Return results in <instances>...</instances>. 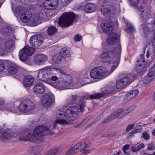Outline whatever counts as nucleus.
Masks as SVG:
<instances>
[{"label":"nucleus","mask_w":155,"mask_h":155,"mask_svg":"<svg viewBox=\"0 0 155 155\" xmlns=\"http://www.w3.org/2000/svg\"><path fill=\"white\" fill-rule=\"evenodd\" d=\"M136 107L135 105H133L131 107H130L128 109V110H129V112L126 111V113L127 115L128 114L130 113L131 112L133 111V110H135L136 109Z\"/></svg>","instance_id":"0e129e2a"},{"label":"nucleus","mask_w":155,"mask_h":155,"mask_svg":"<svg viewBox=\"0 0 155 155\" xmlns=\"http://www.w3.org/2000/svg\"><path fill=\"white\" fill-rule=\"evenodd\" d=\"M58 31V29L54 26H50L48 27L47 32L48 35L50 36H52L56 33Z\"/></svg>","instance_id":"f704fd0d"},{"label":"nucleus","mask_w":155,"mask_h":155,"mask_svg":"<svg viewBox=\"0 0 155 155\" xmlns=\"http://www.w3.org/2000/svg\"><path fill=\"white\" fill-rule=\"evenodd\" d=\"M58 151V149H53L49 151L46 155H55Z\"/></svg>","instance_id":"864d4df0"},{"label":"nucleus","mask_w":155,"mask_h":155,"mask_svg":"<svg viewBox=\"0 0 155 155\" xmlns=\"http://www.w3.org/2000/svg\"><path fill=\"white\" fill-rule=\"evenodd\" d=\"M50 0H46L44 3V5L45 7L47 8V9H53L56 8L57 7L54 6L53 4H52L49 1Z\"/></svg>","instance_id":"4c0bfd02"},{"label":"nucleus","mask_w":155,"mask_h":155,"mask_svg":"<svg viewBox=\"0 0 155 155\" xmlns=\"http://www.w3.org/2000/svg\"><path fill=\"white\" fill-rule=\"evenodd\" d=\"M103 89V91L100 93H96L88 96L89 99L91 100L99 99L104 97L110 93H114L117 90L115 85L114 83L107 85L104 87Z\"/></svg>","instance_id":"39448f33"},{"label":"nucleus","mask_w":155,"mask_h":155,"mask_svg":"<svg viewBox=\"0 0 155 155\" xmlns=\"http://www.w3.org/2000/svg\"><path fill=\"white\" fill-rule=\"evenodd\" d=\"M47 59V56L42 54H36L34 58L35 62L38 64H40L43 62L45 61Z\"/></svg>","instance_id":"4be33fe9"},{"label":"nucleus","mask_w":155,"mask_h":155,"mask_svg":"<svg viewBox=\"0 0 155 155\" xmlns=\"http://www.w3.org/2000/svg\"><path fill=\"white\" fill-rule=\"evenodd\" d=\"M82 38V36L79 34L76 35L74 38V40L76 41H79L81 40Z\"/></svg>","instance_id":"680f3d73"},{"label":"nucleus","mask_w":155,"mask_h":155,"mask_svg":"<svg viewBox=\"0 0 155 155\" xmlns=\"http://www.w3.org/2000/svg\"><path fill=\"white\" fill-rule=\"evenodd\" d=\"M127 115L126 111H124L123 108H121L117 110L113 115L114 118H117L119 119L124 117Z\"/></svg>","instance_id":"393cba45"},{"label":"nucleus","mask_w":155,"mask_h":155,"mask_svg":"<svg viewBox=\"0 0 155 155\" xmlns=\"http://www.w3.org/2000/svg\"><path fill=\"white\" fill-rule=\"evenodd\" d=\"M11 137L10 134L7 132H4L1 135L0 138L2 140L4 139L8 140L10 139Z\"/></svg>","instance_id":"a19ab883"},{"label":"nucleus","mask_w":155,"mask_h":155,"mask_svg":"<svg viewBox=\"0 0 155 155\" xmlns=\"http://www.w3.org/2000/svg\"><path fill=\"white\" fill-rule=\"evenodd\" d=\"M142 128V126L140 125H137L135 127L134 129V131L136 133L139 132Z\"/></svg>","instance_id":"bf43d9fd"},{"label":"nucleus","mask_w":155,"mask_h":155,"mask_svg":"<svg viewBox=\"0 0 155 155\" xmlns=\"http://www.w3.org/2000/svg\"><path fill=\"white\" fill-rule=\"evenodd\" d=\"M143 31L145 34L148 32H151L153 31L154 30V25L152 23H149L147 25L146 28H143Z\"/></svg>","instance_id":"7c9ffc66"},{"label":"nucleus","mask_w":155,"mask_h":155,"mask_svg":"<svg viewBox=\"0 0 155 155\" xmlns=\"http://www.w3.org/2000/svg\"><path fill=\"white\" fill-rule=\"evenodd\" d=\"M120 80L124 84H125V85H126L130 83V78L128 77H126Z\"/></svg>","instance_id":"c03bdc74"},{"label":"nucleus","mask_w":155,"mask_h":155,"mask_svg":"<svg viewBox=\"0 0 155 155\" xmlns=\"http://www.w3.org/2000/svg\"><path fill=\"white\" fill-rule=\"evenodd\" d=\"M57 70H58V68H54L39 70L38 72V78L40 80L47 83L53 72H55Z\"/></svg>","instance_id":"423d86ee"},{"label":"nucleus","mask_w":155,"mask_h":155,"mask_svg":"<svg viewBox=\"0 0 155 155\" xmlns=\"http://www.w3.org/2000/svg\"><path fill=\"white\" fill-rule=\"evenodd\" d=\"M130 94L131 97L133 99L136 97L139 94V91L137 89H135L129 93Z\"/></svg>","instance_id":"49530a36"},{"label":"nucleus","mask_w":155,"mask_h":155,"mask_svg":"<svg viewBox=\"0 0 155 155\" xmlns=\"http://www.w3.org/2000/svg\"><path fill=\"white\" fill-rule=\"evenodd\" d=\"M35 107V104L31 101L28 100L22 101L18 107L20 111L23 113H27L32 110Z\"/></svg>","instance_id":"9d476101"},{"label":"nucleus","mask_w":155,"mask_h":155,"mask_svg":"<svg viewBox=\"0 0 155 155\" xmlns=\"http://www.w3.org/2000/svg\"><path fill=\"white\" fill-rule=\"evenodd\" d=\"M34 82V78L32 76L28 75L25 76L23 84L25 87H31L33 85Z\"/></svg>","instance_id":"aec40b11"},{"label":"nucleus","mask_w":155,"mask_h":155,"mask_svg":"<svg viewBox=\"0 0 155 155\" xmlns=\"http://www.w3.org/2000/svg\"><path fill=\"white\" fill-rule=\"evenodd\" d=\"M155 47H153L152 48H149L147 51L146 55V59H144L142 63V65L144 70H146L149 66L150 63L153 60L155 57ZM145 59V58H144Z\"/></svg>","instance_id":"1a4fd4ad"},{"label":"nucleus","mask_w":155,"mask_h":155,"mask_svg":"<svg viewBox=\"0 0 155 155\" xmlns=\"http://www.w3.org/2000/svg\"><path fill=\"white\" fill-rule=\"evenodd\" d=\"M135 125V122L133 123L132 124L128 125L126 129V131L128 132L130 130H132L134 128Z\"/></svg>","instance_id":"4d7b16f0"},{"label":"nucleus","mask_w":155,"mask_h":155,"mask_svg":"<svg viewBox=\"0 0 155 155\" xmlns=\"http://www.w3.org/2000/svg\"><path fill=\"white\" fill-rule=\"evenodd\" d=\"M96 5L93 3H87L84 7V10L87 13H91L96 10Z\"/></svg>","instance_id":"b1692460"},{"label":"nucleus","mask_w":155,"mask_h":155,"mask_svg":"<svg viewBox=\"0 0 155 155\" xmlns=\"http://www.w3.org/2000/svg\"><path fill=\"white\" fill-rule=\"evenodd\" d=\"M12 32V28L11 27L7 26L3 29L2 34L4 36H9Z\"/></svg>","instance_id":"e433bc0d"},{"label":"nucleus","mask_w":155,"mask_h":155,"mask_svg":"<svg viewBox=\"0 0 155 155\" xmlns=\"http://www.w3.org/2000/svg\"><path fill=\"white\" fill-rule=\"evenodd\" d=\"M51 132L48 128L43 125H39L36 127L32 133L34 142L39 143L41 142V138L51 134Z\"/></svg>","instance_id":"f03ea898"},{"label":"nucleus","mask_w":155,"mask_h":155,"mask_svg":"<svg viewBox=\"0 0 155 155\" xmlns=\"http://www.w3.org/2000/svg\"><path fill=\"white\" fill-rule=\"evenodd\" d=\"M19 54V58L21 61H24L28 59V56L29 55L22 49L20 51Z\"/></svg>","instance_id":"c756f323"},{"label":"nucleus","mask_w":155,"mask_h":155,"mask_svg":"<svg viewBox=\"0 0 155 155\" xmlns=\"http://www.w3.org/2000/svg\"><path fill=\"white\" fill-rule=\"evenodd\" d=\"M23 11V9H21V8L19 7H17L15 8L14 11V13L15 15H16L17 16L18 15H21L22 14Z\"/></svg>","instance_id":"37998d69"},{"label":"nucleus","mask_w":155,"mask_h":155,"mask_svg":"<svg viewBox=\"0 0 155 155\" xmlns=\"http://www.w3.org/2000/svg\"><path fill=\"white\" fill-rule=\"evenodd\" d=\"M5 68V64L4 63L2 60H0V72L3 71Z\"/></svg>","instance_id":"052dcab7"},{"label":"nucleus","mask_w":155,"mask_h":155,"mask_svg":"<svg viewBox=\"0 0 155 155\" xmlns=\"http://www.w3.org/2000/svg\"><path fill=\"white\" fill-rule=\"evenodd\" d=\"M45 88V86L42 83H38L34 87V92L37 94H41L44 92Z\"/></svg>","instance_id":"412c9836"},{"label":"nucleus","mask_w":155,"mask_h":155,"mask_svg":"<svg viewBox=\"0 0 155 155\" xmlns=\"http://www.w3.org/2000/svg\"><path fill=\"white\" fill-rule=\"evenodd\" d=\"M82 146V143L81 142H78L73 147V149H75V150H77L78 151L79 150V148L81 147Z\"/></svg>","instance_id":"13d9d810"},{"label":"nucleus","mask_w":155,"mask_h":155,"mask_svg":"<svg viewBox=\"0 0 155 155\" xmlns=\"http://www.w3.org/2000/svg\"><path fill=\"white\" fill-rule=\"evenodd\" d=\"M79 111L78 107L75 106H71L67 109L64 114V117L66 118L70 119L75 115H78ZM70 120H73V119H70Z\"/></svg>","instance_id":"4468645a"},{"label":"nucleus","mask_w":155,"mask_h":155,"mask_svg":"<svg viewBox=\"0 0 155 155\" xmlns=\"http://www.w3.org/2000/svg\"><path fill=\"white\" fill-rule=\"evenodd\" d=\"M111 71H109L107 68L104 66H98L94 68L90 71L91 77L94 79H98L109 75L112 72L114 69L111 68Z\"/></svg>","instance_id":"20e7f679"},{"label":"nucleus","mask_w":155,"mask_h":155,"mask_svg":"<svg viewBox=\"0 0 155 155\" xmlns=\"http://www.w3.org/2000/svg\"><path fill=\"white\" fill-rule=\"evenodd\" d=\"M143 137L144 139L147 140L149 139L150 136L147 134V132L145 131L143 133Z\"/></svg>","instance_id":"338daca9"},{"label":"nucleus","mask_w":155,"mask_h":155,"mask_svg":"<svg viewBox=\"0 0 155 155\" xmlns=\"http://www.w3.org/2000/svg\"><path fill=\"white\" fill-rule=\"evenodd\" d=\"M127 29L129 32H133L135 31V28L131 24H129L127 25Z\"/></svg>","instance_id":"09e8293b"},{"label":"nucleus","mask_w":155,"mask_h":155,"mask_svg":"<svg viewBox=\"0 0 155 155\" xmlns=\"http://www.w3.org/2000/svg\"><path fill=\"white\" fill-rule=\"evenodd\" d=\"M138 1V0H129V1L130 2V5H131L134 6V7H135L136 8H137V5Z\"/></svg>","instance_id":"6e6d98bb"},{"label":"nucleus","mask_w":155,"mask_h":155,"mask_svg":"<svg viewBox=\"0 0 155 155\" xmlns=\"http://www.w3.org/2000/svg\"><path fill=\"white\" fill-rule=\"evenodd\" d=\"M114 118V115H113L112 114L109 115L102 122V123L106 124L112 120Z\"/></svg>","instance_id":"79ce46f5"},{"label":"nucleus","mask_w":155,"mask_h":155,"mask_svg":"<svg viewBox=\"0 0 155 155\" xmlns=\"http://www.w3.org/2000/svg\"><path fill=\"white\" fill-rule=\"evenodd\" d=\"M101 27L103 32L107 33H111L114 29L113 24L110 19L103 21L101 24Z\"/></svg>","instance_id":"9b49d317"},{"label":"nucleus","mask_w":155,"mask_h":155,"mask_svg":"<svg viewBox=\"0 0 155 155\" xmlns=\"http://www.w3.org/2000/svg\"><path fill=\"white\" fill-rule=\"evenodd\" d=\"M78 152L77 150H75V149H73V147L68 150L67 153V155H73Z\"/></svg>","instance_id":"3c124183"},{"label":"nucleus","mask_w":155,"mask_h":155,"mask_svg":"<svg viewBox=\"0 0 155 155\" xmlns=\"http://www.w3.org/2000/svg\"><path fill=\"white\" fill-rule=\"evenodd\" d=\"M76 18V15L73 12H66L60 16L58 23L62 28L68 27L74 22Z\"/></svg>","instance_id":"7ed1b4c3"},{"label":"nucleus","mask_w":155,"mask_h":155,"mask_svg":"<svg viewBox=\"0 0 155 155\" xmlns=\"http://www.w3.org/2000/svg\"><path fill=\"white\" fill-rule=\"evenodd\" d=\"M59 54H60L62 58H63L69 57L70 55L69 51L63 48L61 49Z\"/></svg>","instance_id":"72a5a7b5"},{"label":"nucleus","mask_w":155,"mask_h":155,"mask_svg":"<svg viewBox=\"0 0 155 155\" xmlns=\"http://www.w3.org/2000/svg\"><path fill=\"white\" fill-rule=\"evenodd\" d=\"M20 67L15 64L10 65L8 69V73L9 74H15L18 71Z\"/></svg>","instance_id":"5701e85b"},{"label":"nucleus","mask_w":155,"mask_h":155,"mask_svg":"<svg viewBox=\"0 0 155 155\" xmlns=\"http://www.w3.org/2000/svg\"><path fill=\"white\" fill-rule=\"evenodd\" d=\"M53 102L52 96L48 94L44 95L42 98L41 104L45 107H49L52 105Z\"/></svg>","instance_id":"2eb2a0df"},{"label":"nucleus","mask_w":155,"mask_h":155,"mask_svg":"<svg viewBox=\"0 0 155 155\" xmlns=\"http://www.w3.org/2000/svg\"><path fill=\"white\" fill-rule=\"evenodd\" d=\"M43 40L44 38L42 35L36 34L31 37L30 39V43L31 46L37 47L42 44Z\"/></svg>","instance_id":"f8f14e48"},{"label":"nucleus","mask_w":155,"mask_h":155,"mask_svg":"<svg viewBox=\"0 0 155 155\" xmlns=\"http://www.w3.org/2000/svg\"><path fill=\"white\" fill-rule=\"evenodd\" d=\"M91 144L88 142H85L84 148L81 150V152L84 153L85 154L89 153L91 152L87 148H89L91 147Z\"/></svg>","instance_id":"c9c22d12"},{"label":"nucleus","mask_w":155,"mask_h":155,"mask_svg":"<svg viewBox=\"0 0 155 155\" xmlns=\"http://www.w3.org/2000/svg\"><path fill=\"white\" fill-rule=\"evenodd\" d=\"M86 107V102L84 101H82L80 105V110L81 113H82L84 110V108Z\"/></svg>","instance_id":"5fc2aeb1"},{"label":"nucleus","mask_w":155,"mask_h":155,"mask_svg":"<svg viewBox=\"0 0 155 155\" xmlns=\"http://www.w3.org/2000/svg\"><path fill=\"white\" fill-rule=\"evenodd\" d=\"M130 94L129 93L127 94L124 97V101L125 102H128L133 98L131 97Z\"/></svg>","instance_id":"de8ad7c7"},{"label":"nucleus","mask_w":155,"mask_h":155,"mask_svg":"<svg viewBox=\"0 0 155 155\" xmlns=\"http://www.w3.org/2000/svg\"><path fill=\"white\" fill-rule=\"evenodd\" d=\"M148 147L147 149L149 150H154L155 148V147L154 144L152 143H150L148 144Z\"/></svg>","instance_id":"69168bd1"},{"label":"nucleus","mask_w":155,"mask_h":155,"mask_svg":"<svg viewBox=\"0 0 155 155\" xmlns=\"http://www.w3.org/2000/svg\"><path fill=\"white\" fill-rule=\"evenodd\" d=\"M57 124H68V121L65 120H62V119H58L55 122V123L54 124L53 126V129H52V130H55L58 129V126L57 125Z\"/></svg>","instance_id":"58836bf2"},{"label":"nucleus","mask_w":155,"mask_h":155,"mask_svg":"<svg viewBox=\"0 0 155 155\" xmlns=\"http://www.w3.org/2000/svg\"><path fill=\"white\" fill-rule=\"evenodd\" d=\"M30 130L28 129L27 130H22L19 134V140L21 141H30L34 142V140L31 134Z\"/></svg>","instance_id":"ddd939ff"},{"label":"nucleus","mask_w":155,"mask_h":155,"mask_svg":"<svg viewBox=\"0 0 155 155\" xmlns=\"http://www.w3.org/2000/svg\"><path fill=\"white\" fill-rule=\"evenodd\" d=\"M3 45L0 46V55H3L7 52L6 49Z\"/></svg>","instance_id":"8fccbe9b"},{"label":"nucleus","mask_w":155,"mask_h":155,"mask_svg":"<svg viewBox=\"0 0 155 155\" xmlns=\"http://www.w3.org/2000/svg\"><path fill=\"white\" fill-rule=\"evenodd\" d=\"M47 83L51 85L53 87H55L57 89L60 90H62L61 87V83L59 80L58 81H53L50 78Z\"/></svg>","instance_id":"a878e982"},{"label":"nucleus","mask_w":155,"mask_h":155,"mask_svg":"<svg viewBox=\"0 0 155 155\" xmlns=\"http://www.w3.org/2000/svg\"><path fill=\"white\" fill-rule=\"evenodd\" d=\"M62 59V57L59 54H57L55 55H52L51 58L52 62L54 64H58L61 61Z\"/></svg>","instance_id":"cd10ccee"},{"label":"nucleus","mask_w":155,"mask_h":155,"mask_svg":"<svg viewBox=\"0 0 155 155\" xmlns=\"http://www.w3.org/2000/svg\"><path fill=\"white\" fill-rule=\"evenodd\" d=\"M140 57V58L137 60L135 68V71L138 73H140L144 70L143 65H142L143 61H144V55L142 54H141Z\"/></svg>","instance_id":"dca6fc26"},{"label":"nucleus","mask_w":155,"mask_h":155,"mask_svg":"<svg viewBox=\"0 0 155 155\" xmlns=\"http://www.w3.org/2000/svg\"><path fill=\"white\" fill-rule=\"evenodd\" d=\"M129 145L126 144L123 147V150L124 153L126 155H129L130 154V152L126 151V150L129 149Z\"/></svg>","instance_id":"603ef678"},{"label":"nucleus","mask_w":155,"mask_h":155,"mask_svg":"<svg viewBox=\"0 0 155 155\" xmlns=\"http://www.w3.org/2000/svg\"><path fill=\"white\" fill-rule=\"evenodd\" d=\"M147 0H138L137 5V9L140 12V15L142 17H144L143 14V13L144 12V7L147 6Z\"/></svg>","instance_id":"6ab92c4d"},{"label":"nucleus","mask_w":155,"mask_h":155,"mask_svg":"<svg viewBox=\"0 0 155 155\" xmlns=\"http://www.w3.org/2000/svg\"><path fill=\"white\" fill-rule=\"evenodd\" d=\"M116 86L117 89H120L124 88L125 85L120 80L117 81Z\"/></svg>","instance_id":"a18cd8bd"},{"label":"nucleus","mask_w":155,"mask_h":155,"mask_svg":"<svg viewBox=\"0 0 155 155\" xmlns=\"http://www.w3.org/2000/svg\"><path fill=\"white\" fill-rule=\"evenodd\" d=\"M121 51V46L118 45L117 48H113L103 51L100 58L103 62H110L113 58L115 59L114 62H117L120 61Z\"/></svg>","instance_id":"f257e3e1"},{"label":"nucleus","mask_w":155,"mask_h":155,"mask_svg":"<svg viewBox=\"0 0 155 155\" xmlns=\"http://www.w3.org/2000/svg\"><path fill=\"white\" fill-rule=\"evenodd\" d=\"M118 35L116 33H113L110 34L107 39V42L108 44L113 45L118 41Z\"/></svg>","instance_id":"a211bd4d"},{"label":"nucleus","mask_w":155,"mask_h":155,"mask_svg":"<svg viewBox=\"0 0 155 155\" xmlns=\"http://www.w3.org/2000/svg\"><path fill=\"white\" fill-rule=\"evenodd\" d=\"M55 71L59 72L61 74L60 76V82L62 89H65L71 82L72 78L68 74L65 73L63 71L58 69V70Z\"/></svg>","instance_id":"0eeeda50"},{"label":"nucleus","mask_w":155,"mask_h":155,"mask_svg":"<svg viewBox=\"0 0 155 155\" xmlns=\"http://www.w3.org/2000/svg\"><path fill=\"white\" fill-rule=\"evenodd\" d=\"M14 41L9 40L6 41L4 44V47L7 49H12L14 46Z\"/></svg>","instance_id":"c85d7f7f"},{"label":"nucleus","mask_w":155,"mask_h":155,"mask_svg":"<svg viewBox=\"0 0 155 155\" xmlns=\"http://www.w3.org/2000/svg\"><path fill=\"white\" fill-rule=\"evenodd\" d=\"M36 18L33 19L31 20V26H35L39 24L41 21V19L37 17H36Z\"/></svg>","instance_id":"ea45409f"},{"label":"nucleus","mask_w":155,"mask_h":155,"mask_svg":"<svg viewBox=\"0 0 155 155\" xmlns=\"http://www.w3.org/2000/svg\"><path fill=\"white\" fill-rule=\"evenodd\" d=\"M32 15L31 12L30 11L25 9L23 10L20 15V19L21 21L23 23L27 22L30 20Z\"/></svg>","instance_id":"f3484780"},{"label":"nucleus","mask_w":155,"mask_h":155,"mask_svg":"<svg viewBox=\"0 0 155 155\" xmlns=\"http://www.w3.org/2000/svg\"><path fill=\"white\" fill-rule=\"evenodd\" d=\"M103 3L104 5L101 6V8L102 14L105 16L113 14L116 10L115 7L106 0L103 1Z\"/></svg>","instance_id":"6e6552de"},{"label":"nucleus","mask_w":155,"mask_h":155,"mask_svg":"<svg viewBox=\"0 0 155 155\" xmlns=\"http://www.w3.org/2000/svg\"><path fill=\"white\" fill-rule=\"evenodd\" d=\"M45 12L43 9H41L40 11L38 13V16H37L38 18L41 19V18H42V15L45 14Z\"/></svg>","instance_id":"e2e57ef3"},{"label":"nucleus","mask_w":155,"mask_h":155,"mask_svg":"<svg viewBox=\"0 0 155 155\" xmlns=\"http://www.w3.org/2000/svg\"><path fill=\"white\" fill-rule=\"evenodd\" d=\"M144 147V144L143 143H141L135 146H131L130 148V149L133 152H135L139 151Z\"/></svg>","instance_id":"473e14b6"},{"label":"nucleus","mask_w":155,"mask_h":155,"mask_svg":"<svg viewBox=\"0 0 155 155\" xmlns=\"http://www.w3.org/2000/svg\"><path fill=\"white\" fill-rule=\"evenodd\" d=\"M78 97L76 94L71 95L66 100L67 103L68 104H75L77 103Z\"/></svg>","instance_id":"bb28decb"},{"label":"nucleus","mask_w":155,"mask_h":155,"mask_svg":"<svg viewBox=\"0 0 155 155\" xmlns=\"http://www.w3.org/2000/svg\"><path fill=\"white\" fill-rule=\"evenodd\" d=\"M22 49L29 56L31 55L35 51V49L34 48L30 47L28 45L25 46Z\"/></svg>","instance_id":"2f4dec72"},{"label":"nucleus","mask_w":155,"mask_h":155,"mask_svg":"<svg viewBox=\"0 0 155 155\" xmlns=\"http://www.w3.org/2000/svg\"><path fill=\"white\" fill-rule=\"evenodd\" d=\"M154 75H155V71H152L150 70L149 71L148 74L149 77H151Z\"/></svg>","instance_id":"774afa93"}]
</instances>
